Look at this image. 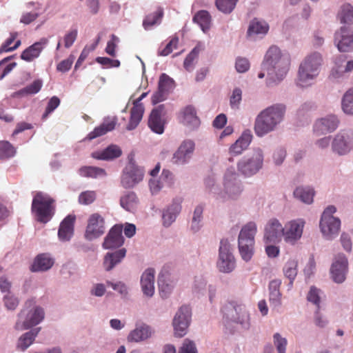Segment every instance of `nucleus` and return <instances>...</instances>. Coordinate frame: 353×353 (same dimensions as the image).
<instances>
[{"label":"nucleus","mask_w":353,"mask_h":353,"mask_svg":"<svg viewBox=\"0 0 353 353\" xmlns=\"http://www.w3.org/2000/svg\"><path fill=\"white\" fill-rule=\"evenodd\" d=\"M287 155V152L283 148H278L273 153V161L276 165H281Z\"/></svg>","instance_id":"obj_60"},{"label":"nucleus","mask_w":353,"mask_h":353,"mask_svg":"<svg viewBox=\"0 0 353 353\" xmlns=\"http://www.w3.org/2000/svg\"><path fill=\"white\" fill-rule=\"evenodd\" d=\"M252 139V134L250 130L243 131L241 136L230 148V153L239 155L242 153L250 145Z\"/></svg>","instance_id":"obj_27"},{"label":"nucleus","mask_w":353,"mask_h":353,"mask_svg":"<svg viewBox=\"0 0 353 353\" xmlns=\"http://www.w3.org/2000/svg\"><path fill=\"white\" fill-rule=\"evenodd\" d=\"M105 232L103 218L99 214H92L89 219L85 233V237L89 241L95 239L101 236Z\"/></svg>","instance_id":"obj_20"},{"label":"nucleus","mask_w":353,"mask_h":353,"mask_svg":"<svg viewBox=\"0 0 353 353\" xmlns=\"http://www.w3.org/2000/svg\"><path fill=\"white\" fill-rule=\"evenodd\" d=\"M53 203L54 200L47 194L39 192L35 195L32 210L38 221L47 223L51 219L54 214Z\"/></svg>","instance_id":"obj_8"},{"label":"nucleus","mask_w":353,"mask_h":353,"mask_svg":"<svg viewBox=\"0 0 353 353\" xmlns=\"http://www.w3.org/2000/svg\"><path fill=\"white\" fill-rule=\"evenodd\" d=\"M154 334V330L149 325L144 323H137L135 327L127 336L128 343H141L148 341Z\"/></svg>","instance_id":"obj_18"},{"label":"nucleus","mask_w":353,"mask_h":353,"mask_svg":"<svg viewBox=\"0 0 353 353\" xmlns=\"http://www.w3.org/2000/svg\"><path fill=\"white\" fill-rule=\"evenodd\" d=\"M42 86L41 80H35L32 83L21 90V93L34 94L39 92Z\"/></svg>","instance_id":"obj_59"},{"label":"nucleus","mask_w":353,"mask_h":353,"mask_svg":"<svg viewBox=\"0 0 353 353\" xmlns=\"http://www.w3.org/2000/svg\"><path fill=\"white\" fill-rule=\"evenodd\" d=\"M348 272V260L344 254H336L330 268L332 279L335 283H341L346 279Z\"/></svg>","instance_id":"obj_14"},{"label":"nucleus","mask_w":353,"mask_h":353,"mask_svg":"<svg viewBox=\"0 0 353 353\" xmlns=\"http://www.w3.org/2000/svg\"><path fill=\"white\" fill-rule=\"evenodd\" d=\"M286 107L284 104L276 103L262 110L256 117L254 130L256 135L262 137L276 130L283 121Z\"/></svg>","instance_id":"obj_2"},{"label":"nucleus","mask_w":353,"mask_h":353,"mask_svg":"<svg viewBox=\"0 0 353 353\" xmlns=\"http://www.w3.org/2000/svg\"><path fill=\"white\" fill-rule=\"evenodd\" d=\"M341 108L345 114L353 115V88L345 92L342 98Z\"/></svg>","instance_id":"obj_44"},{"label":"nucleus","mask_w":353,"mask_h":353,"mask_svg":"<svg viewBox=\"0 0 353 353\" xmlns=\"http://www.w3.org/2000/svg\"><path fill=\"white\" fill-rule=\"evenodd\" d=\"M240 255L243 261L248 262L254 254V243L238 241Z\"/></svg>","instance_id":"obj_46"},{"label":"nucleus","mask_w":353,"mask_h":353,"mask_svg":"<svg viewBox=\"0 0 353 353\" xmlns=\"http://www.w3.org/2000/svg\"><path fill=\"white\" fill-rule=\"evenodd\" d=\"M74 216L68 215L61 223L58 232V236L61 241H68L71 239L74 232Z\"/></svg>","instance_id":"obj_30"},{"label":"nucleus","mask_w":353,"mask_h":353,"mask_svg":"<svg viewBox=\"0 0 353 353\" xmlns=\"http://www.w3.org/2000/svg\"><path fill=\"white\" fill-rule=\"evenodd\" d=\"M338 17L341 23L353 24V6L350 3L343 4L340 8Z\"/></svg>","instance_id":"obj_42"},{"label":"nucleus","mask_w":353,"mask_h":353,"mask_svg":"<svg viewBox=\"0 0 353 353\" xmlns=\"http://www.w3.org/2000/svg\"><path fill=\"white\" fill-rule=\"evenodd\" d=\"M194 21L199 24L201 30L205 32L210 29L211 23V17L210 14L205 10H201L197 12L193 19Z\"/></svg>","instance_id":"obj_43"},{"label":"nucleus","mask_w":353,"mask_h":353,"mask_svg":"<svg viewBox=\"0 0 353 353\" xmlns=\"http://www.w3.org/2000/svg\"><path fill=\"white\" fill-rule=\"evenodd\" d=\"M223 190L219 194V199L222 201L236 200L241 194L243 186L239 174L234 168H228L223 176Z\"/></svg>","instance_id":"obj_5"},{"label":"nucleus","mask_w":353,"mask_h":353,"mask_svg":"<svg viewBox=\"0 0 353 353\" xmlns=\"http://www.w3.org/2000/svg\"><path fill=\"white\" fill-rule=\"evenodd\" d=\"M106 284L108 286L112 287V288L118 292L122 297H126L128 294V288L125 283L122 281H117L116 283L110 281H107Z\"/></svg>","instance_id":"obj_57"},{"label":"nucleus","mask_w":353,"mask_h":353,"mask_svg":"<svg viewBox=\"0 0 353 353\" xmlns=\"http://www.w3.org/2000/svg\"><path fill=\"white\" fill-rule=\"evenodd\" d=\"M179 353H197L194 343L188 339H185Z\"/></svg>","instance_id":"obj_64"},{"label":"nucleus","mask_w":353,"mask_h":353,"mask_svg":"<svg viewBox=\"0 0 353 353\" xmlns=\"http://www.w3.org/2000/svg\"><path fill=\"white\" fill-rule=\"evenodd\" d=\"M203 207L201 205H197L193 213L190 229L193 232H197L201 228L203 219Z\"/></svg>","instance_id":"obj_45"},{"label":"nucleus","mask_w":353,"mask_h":353,"mask_svg":"<svg viewBox=\"0 0 353 353\" xmlns=\"http://www.w3.org/2000/svg\"><path fill=\"white\" fill-rule=\"evenodd\" d=\"M126 254V250L121 248L113 252H108L103 259V267L106 271L112 270L117 264L121 263Z\"/></svg>","instance_id":"obj_31"},{"label":"nucleus","mask_w":353,"mask_h":353,"mask_svg":"<svg viewBox=\"0 0 353 353\" xmlns=\"http://www.w3.org/2000/svg\"><path fill=\"white\" fill-rule=\"evenodd\" d=\"M122 154L121 148L117 145H110L101 151H96L92 153V157L100 160H112L119 157Z\"/></svg>","instance_id":"obj_32"},{"label":"nucleus","mask_w":353,"mask_h":353,"mask_svg":"<svg viewBox=\"0 0 353 353\" xmlns=\"http://www.w3.org/2000/svg\"><path fill=\"white\" fill-rule=\"evenodd\" d=\"M281 284V280L274 279L272 280L269 285V301L274 307L280 306L281 304V294L279 291Z\"/></svg>","instance_id":"obj_37"},{"label":"nucleus","mask_w":353,"mask_h":353,"mask_svg":"<svg viewBox=\"0 0 353 353\" xmlns=\"http://www.w3.org/2000/svg\"><path fill=\"white\" fill-rule=\"evenodd\" d=\"M190 319V308L186 305L181 307L176 312L172 321L176 336L182 337L186 334Z\"/></svg>","instance_id":"obj_13"},{"label":"nucleus","mask_w":353,"mask_h":353,"mask_svg":"<svg viewBox=\"0 0 353 353\" xmlns=\"http://www.w3.org/2000/svg\"><path fill=\"white\" fill-rule=\"evenodd\" d=\"M117 121V119L116 117L112 118L110 121L105 120L99 126L95 128L93 131L90 132L87 139L92 140L106 134L108 132L113 130L115 128Z\"/></svg>","instance_id":"obj_33"},{"label":"nucleus","mask_w":353,"mask_h":353,"mask_svg":"<svg viewBox=\"0 0 353 353\" xmlns=\"http://www.w3.org/2000/svg\"><path fill=\"white\" fill-rule=\"evenodd\" d=\"M273 343L278 353H285L288 341L286 338L283 337L279 332L274 334Z\"/></svg>","instance_id":"obj_55"},{"label":"nucleus","mask_w":353,"mask_h":353,"mask_svg":"<svg viewBox=\"0 0 353 353\" xmlns=\"http://www.w3.org/2000/svg\"><path fill=\"white\" fill-rule=\"evenodd\" d=\"M96 198V194L93 191L82 192L79 197V203L84 205L92 203Z\"/></svg>","instance_id":"obj_62"},{"label":"nucleus","mask_w":353,"mask_h":353,"mask_svg":"<svg viewBox=\"0 0 353 353\" xmlns=\"http://www.w3.org/2000/svg\"><path fill=\"white\" fill-rule=\"evenodd\" d=\"M257 227L255 223L249 222L244 225L240 231L238 241H243L248 243H254V236Z\"/></svg>","instance_id":"obj_34"},{"label":"nucleus","mask_w":353,"mask_h":353,"mask_svg":"<svg viewBox=\"0 0 353 353\" xmlns=\"http://www.w3.org/2000/svg\"><path fill=\"white\" fill-rule=\"evenodd\" d=\"M297 262L294 260H290L285 264L283 272L286 277L290 281L292 284L293 280L297 274Z\"/></svg>","instance_id":"obj_53"},{"label":"nucleus","mask_w":353,"mask_h":353,"mask_svg":"<svg viewBox=\"0 0 353 353\" xmlns=\"http://www.w3.org/2000/svg\"><path fill=\"white\" fill-rule=\"evenodd\" d=\"M138 201V198L135 193L130 192L121 197L120 205L125 210L134 212L137 207Z\"/></svg>","instance_id":"obj_40"},{"label":"nucleus","mask_w":353,"mask_h":353,"mask_svg":"<svg viewBox=\"0 0 353 353\" xmlns=\"http://www.w3.org/2000/svg\"><path fill=\"white\" fill-rule=\"evenodd\" d=\"M48 39L47 38H41L39 41L34 43L29 48L26 49L21 55L23 60L31 61L37 58L43 48L48 44Z\"/></svg>","instance_id":"obj_28"},{"label":"nucleus","mask_w":353,"mask_h":353,"mask_svg":"<svg viewBox=\"0 0 353 353\" xmlns=\"http://www.w3.org/2000/svg\"><path fill=\"white\" fill-rule=\"evenodd\" d=\"M43 309L36 305L34 300L30 299L26 301L24 307L18 314V320L14 328L17 330H24L37 325L44 319Z\"/></svg>","instance_id":"obj_4"},{"label":"nucleus","mask_w":353,"mask_h":353,"mask_svg":"<svg viewBox=\"0 0 353 353\" xmlns=\"http://www.w3.org/2000/svg\"><path fill=\"white\" fill-rule=\"evenodd\" d=\"M182 123L190 128H196L200 121L196 116L195 108L191 105L187 106L182 111Z\"/></svg>","instance_id":"obj_35"},{"label":"nucleus","mask_w":353,"mask_h":353,"mask_svg":"<svg viewBox=\"0 0 353 353\" xmlns=\"http://www.w3.org/2000/svg\"><path fill=\"white\" fill-rule=\"evenodd\" d=\"M284 227L278 219H270L264 229L263 240L265 243L276 244L281 242L284 236Z\"/></svg>","instance_id":"obj_15"},{"label":"nucleus","mask_w":353,"mask_h":353,"mask_svg":"<svg viewBox=\"0 0 353 353\" xmlns=\"http://www.w3.org/2000/svg\"><path fill=\"white\" fill-rule=\"evenodd\" d=\"M238 0H216L217 8L223 13H230L236 4Z\"/></svg>","instance_id":"obj_54"},{"label":"nucleus","mask_w":353,"mask_h":353,"mask_svg":"<svg viewBox=\"0 0 353 353\" xmlns=\"http://www.w3.org/2000/svg\"><path fill=\"white\" fill-rule=\"evenodd\" d=\"M345 59L343 56L336 58L335 65L331 70L329 78L332 81H336L343 77L346 72L344 68Z\"/></svg>","instance_id":"obj_41"},{"label":"nucleus","mask_w":353,"mask_h":353,"mask_svg":"<svg viewBox=\"0 0 353 353\" xmlns=\"http://www.w3.org/2000/svg\"><path fill=\"white\" fill-rule=\"evenodd\" d=\"M144 176V170L137 165L133 159L129 162L123 170L121 183L124 188H132L140 183Z\"/></svg>","instance_id":"obj_10"},{"label":"nucleus","mask_w":353,"mask_h":353,"mask_svg":"<svg viewBox=\"0 0 353 353\" xmlns=\"http://www.w3.org/2000/svg\"><path fill=\"white\" fill-rule=\"evenodd\" d=\"M334 43L340 52L353 50V27H341L334 34Z\"/></svg>","instance_id":"obj_16"},{"label":"nucleus","mask_w":353,"mask_h":353,"mask_svg":"<svg viewBox=\"0 0 353 353\" xmlns=\"http://www.w3.org/2000/svg\"><path fill=\"white\" fill-rule=\"evenodd\" d=\"M201 50V45L198 44L186 57L183 62V67L187 71H192L193 70L194 61L197 59Z\"/></svg>","instance_id":"obj_47"},{"label":"nucleus","mask_w":353,"mask_h":353,"mask_svg":"<svg viewBox=\"0 0 353 353\" xmlns=\"http://www.w3.org/2000/svg\"><path fill=\"white\" fill-rule=\"evenodd\" d=\"M39 331L40 327H37L21 336L18 340L17 348L21 351L26 350L32 343Z\"/></svg>","instance_id":"obj_39"},{"label":"nucleus","mask_w":353,"mask_h":353,"mask_svg":"<svg viewBox=\"0 0 353 353\" xmlns=\"http://www.w3.org/2000/svg\"><path fill=\"white\" fill-rule=\"evenodd\" d=\"M163 10L159 9L155 12L148 15L143 20V26L145 29H148L150 27L158 23L163 17Z\"/></svg>","instance_id":"obj_51"},{"label":"nucleus","mask_w":353,"mask_h":353,"mask_svg":"<svg viewBox=\"0 0 353 353\" xmlns=\"http://www.w3.org/2000/svg\"><path fill=\"white\" fill-rule=\"evenodd\" d=\"M60 104V99L57 97H52L48 103L46 111L42 116L43 119H46L50 113L53 112Z\"/></svg>","instance_id":"obj_61"},{"label":"nucleus","mask_w":353,"mask_h":353,"mask_svg":"<svg viewBox=\"0 0 353 353\" xmlns=\"http://www.w3.org/2000/svg\"><path fill=\"white\" fill-rule=\"evenodd\" d=\"M158 285L160 294L163 297H166L171 292L173 288L172 284L169 282L167 276L163 274L159 276Z\"/></svg>","instance_id":"obj_49"},{"label":"nucleus","mask_w":353,"mask_h":353,"mask_svg":"<svg viewBox=\"0 0 353 353\" xmlns=\"http://www.w3.org/2000/svg\"><path fill=\"white\" fill-rule=\"evenodd\" d=\"M314 190L310 187H298L294 191V196L301 202L310 205L313 203Z\"/></svg>","instance_id":"obj_38"},{"label":"nucleus","mask_w":353,"mask_h":353,"mask_svg":"<svg viewBox=\"0 0 353 353\" xmlns=\"http://www.w3.org/2000/svg\"><path fill=\"white\" fill-rule=\"evenodd\" d=\"M225 326L230 327L233 323L239 325L241 329L248 330L250 327V315L241 308L228 307L224 312Z\"/></svg>","instance_id":"obj_12"},{"label":"nucleus","mask_w":353,"mask_h":353,"mask_svg":"<svg viewBox=\"0 0 353 353\" xmlns=\"http://www.w3.org/2000/svg\"><path fill=\"white\" fill-rule=\"evenodd\" d=\"M182 201L181 198H175L162 210V223L164 227H170L176 221L182 209Z\"/></svg>","instance_id":"obj_21"},{"label":"nucleus","mask_w":353,"mask_h":353,"mask_svg":"<svg viewBox=\"0 0 353 353\" xmlns=\"http://www.w3.org/2000/svg\"><path fill=\"white\" fill-rule=\"evenodd\" d=\"M216 266L219 270L223 273H230L235 269L236 260L232 251V246L228 239H221L220 241Z\"/></svg>","instance_id":"obj_9"},{"label":"nucleus","mask_w":353,"mask_h":353,"mask_svg":"<svg viewBox=\"0 0 353 353\" xmlns=\"http://www.w3.org/2000/svg\"><path fill=\"white\" fill-rule=\"evenodd\" d=\"M195 148L194 142L190 139L183 141L173 154L172 161L176 165H185L191 159Z\"/></svg>","instance_id":"obj_17"},{"label":"nucleus","mask_w":353,"mask_h":353,"mask_svg":"<svg viewBox=\"0 0 353 353\" xmlns=\"http://www.w3.org/2000/svg\"><path fill=\"white\" fill-rule=\"evenodd\" d=\"M141 285L145 296L152 297L154 293V270H145L141 277Z\"/></svg>","instance_id":"obj_26"},{"label":"nucleus","mask_w":353,"mask_h":353,"mask_svg":"<svg viewBox=\"0 0 353 353\" xmlns=\"http://www.w3.org/2000/svg\"><path fill=\"white\" fill-rule=\"evenodd\" d=\"M290 65V59L276 46L270 47L266 52L262 63V68L267 72L270 83H278L282 81Z\"/></svg>","instance_id":"obj_1"},{"label":"nucleus","mask_w":353,"mask_h":353,"mask_svg":"<svg viewBox=\"0 0 353 353\" xmlns=\"http://www.w3.org/2000/svg\"><path fill=\"white\" fill-rule=\"evenodd\" d=\"M144 112V108L141 103L138 101L134 102V107L131 110V115L129 123L126 128L128 130L134 129L141 121Z\"/></svg>","instance_id":"obj_36"},{"label":"nucleus","mask_w":353,"mask_h":353,"mask_svg":"<svg viewBox=\"0 0 353 353\" xmlns=\"http://www.w3.org/2000/svg\"><path fill=\"white\" fill-rule=\"evenodd\" d=\"M77 37V30H71L65 34L63 38L64 46L66 48H70Z\"/></svg>","instance_id":"obj_63"},{"label":"nucleus","mask_w":353,"mask_h":353,"mask_svg":"<svg viewBox=\"0 0 353 353\" xmlns=\"http://www.w3.org/2000/svg\"><path fill=\"white\" fill-rule=\"evenodd\" d=\"M54 264V259L50 254L43 253L40 254L36 256L32 265L30 267V270L33 272H45L50 270Z\"/></svg>","instance_id":"obj_29"},{"label":"nucleus","mask_w":353,"mask_h":353,"mask_svg":"<svg viewBox=\"0 0 353 353\" xmlns=\"http://www.w3.org/2000/svg\"><path fill=\"white\" fill-rule=\"evenodd\" d=\"M263 163V152L262 149L256 148L238 161L237 169L242 175L252 176L262 168Z\"/></svg>","instance_id":"obj_6"},{"label":"nucleus","mask_w":353,"mask_h":353,"mask_svg":"<svg viewBox=\"0 0 353 353\" xmlns=\"http://www.w3.org/2000/svg\"><path fill=\"white\" fill-rule=\"evenodd\" d=\"M336 211V208L334 205H329L321 215L320 229L323 237L327 240L334 239L340 230L341 221L333 216Z\"/></svg>","instance_id":"obj_7"},{"label":"nucleus","mask_w":353,"mask_h":353,"mask_svg":"<svg viewBox=\"0 0 353 353\" xmlns=\"http://www.w3.org/2000/svg\"><path fill=\"white\" fill-rule=\"evenodd\" d=\"M268 30L269 25L265 21L254 18L249 23L247 36L251 39H256L265 35Z\"/></svg>","instance_id":"obj_23"},{"label":"nucleus","mask_w":353,"mask_h":353,"mask_svg":"<svg viewBox=\"0 0 353 353\" xmlns=\"http://www.w3.org/2000/svg\"><path fill=\"white\" fill-rule=\"evenodd\" d=\"M16 151L8 141H0V159H6L13 157Z\"/></svg>","instance_id":"obj_52"},{"label":"nucleus","mask_w":353,"mask_h":353,"mask_svg":"<svg viewBox=\"0 0 353 353\" xmlns=\"http://www.w3.org/2000/svg\"><path fill=\"white\" fill-rule=\"evenodd\" d=\"M19 302V299L12 292L6 294L3 296V305L8 310H15Z\"/></svg>","instance_id":"obj_50"},{"label":"nucleus","mask_w":353,"mask_h":353,"mask_svg":"<svg viewBox=\"0 0 353 353\" xmlns=\"http://www.w3.org/2000/svg\"><path fill=\"white\" fill-rule=\"evenodd\" d=\"M305 223V221L301 219L293 220L286 223L284 227L283 238L285 241L293 245L300 239Z\"/></svg>","instance_id":"obj_19"},{"label":"nucleus","mask_w":353,"mask_h":353,"mask_svg":"<svg viewBox=\"0 0 353 353\" xmlns=\"http://www.w3.org/2000/svg\"><path fill=\"white\" fill-rule=\"evenodd\" d=\"M331 146L332 152L340 156L348 154L353 149V130H340L334 137Z\"/></svg>","instance_id":"obj_11"},{"label":"nucleus","mask_w":353,"mask_h":353,"mask_svg":"<svg viewBox=\"0 0 353 353\" xmlns=\"http://www.w3.org/2000/svg\"><path fill=\"white\" fill-rule=\"evenodd\" d=\"M339 124V120L335 115H328L316 120L313 129L314 133L320 136L334 131Z\"/></svg>","instance_id":"obj_22"},{"label":"nucleus","mask_w":353,"mask_h":353,"mask_svg":"<svg viewBox=\"0 0 353 353\" xmlns=\"http://www.w3.org/2000/svg\"><path fill=\"white\" fill-rule=\"evenodd\" d=\"M242 99V90L236 88L233 90L232 94L230 97V104L232 109H238Z\"/></svg>","instance_id":"obj_58"},{"label":"nucleus","mask_w":353,"mask_h":353,"mask_svg":"<svg viewBox=\"0 0 353 353\" xmlns=\"http://www.w3.org/2000/svg\"><path fill=\"white\" fill-rule=\"evenodd\" d=\"M174 81L168 74L163 73L159 77L158 88L163 91L168 93L174 88Z\"/></svg>","instance_id":"obj_48"},{"label":"nucleus","mask_w":353,"mask_h":353,"mask_svg":"<svg viewBox=\"0 0 353 353\" xmlns=\"http://www.w3.org/2000/svg\"><path fill=\"white\" fill-rule=\"evenodd\" d=\"M323 59L319 52L308 54L301 61L298 70L296 84L301 88L310 86L318 77Z\"/></svg>","instance_id":"obj_3"},{"label":"nucleus","mask_w":353,"mask_h":353,"mask_svg":"<svg viewBox=\"0 0 353 353\" xmlns=\"http://www.w3.org/2000/svg\"><path fill=\"white\" fill-rule=\"evenodd\" d=\"M164 105H160L152 110L148 120V125L155 133L161 134L164 131V121L161 118V113Z\"/></svg>","instance_id":"obj_25"},{"label":"nucleus","mask_w":353,"mask_h":353,"mask_svg":"<svg viewBox=\"0 0 353 353\" xmlns=\"http://www.w3.org/2000/svg\"><path fill=\"white\" fill-rule=\"evenodd\" d=\"M123 243L122 228L119 225H115L110 230L105 237L103 247L105 249H113L121 246Z\"/></svg>","instance_id":"obj_24"},{"label":"nucleus","mask_w":353,"mask_h":353,"mask_svg":"<svg viewBox=\"0 0 353 353\" xmlns=\"http://www.w3.org/2000/svg\"><path fill=\"white\" fill-rule=\"evenodd\" d=\"M80 174L83 176L96 177L105 174V170L96 167H83L79 170Z\"/></svg>","instance_id":"obj_56"}]
</instances>
